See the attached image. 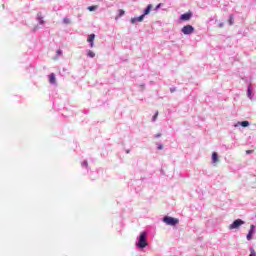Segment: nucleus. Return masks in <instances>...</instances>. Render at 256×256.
I'll list each match as a JSON object with an SVG mask.
<instances>
[{
  "label": "nucleus",
  "mask_w": 256,
  "mask_h": 256,
  "mask_svg": "<svg viewBox=\"0 0 256 256\" xmlns=\"http://www.w3.org/2000/svg\"><path fill=\"white\" fill-rule=\"evenodd\" d=\"M149 245V242H147V232L143 231L140 233L138 240L136 242V247L138 249H145Z\"/></svg>",
  "instance_id": "1"
},
{
  "label": "nucleus",
  "mask_w": 256,
  "mask_h": 256,
  "mask_svg": "<svg viewBox=\"0 0 256 256\" xmlns=\"http://www.w3.org/2000/svg\"><path fill=\"white\" fill-rule=\"evenodd\" d=\"M162 221L166 225H170V227H175V225H179V219L170 216H164Z\"/></svg>",
  "instance_id": "2"
},
{
  "label": "nucleus",
  "mask_w": 256,
  "mask_h": 256,
  "mask_svg": "<svg viewBox=\"0 0 256 256\" xmlns=\"http://www.w3.org/2000/svg\"><path fill=\"white\" fill-rule=\"evenodd\" d=\"M241 225H245V221H243L242 219H236L233 221L232 224L229 225V229L230 230L239 229V227H241Z\"/></svg>",
  "instance_id": "3"
},
{
  "label": "nucleus",
  "mask_w": 256,
  "mask_h": 256,
  "mask_svg": "<svg viewBox=\"0 0 256 256\" xmlns=\"http://www.w3.org/2000/svg\"><path fill=\"white\" fill-rule=\"evenodd\" d=\"M181 32L184 35H192V33H195V27H193L192 25H186L181 29Z\"/></svg>",
  "instance_id": "4"
},
{
  "label": "nucleus",
  "mask_w": 256,
  "mask_h": 256,
  "mask_svg": "<svg viewBox=\"0 0 256 256\" xmlns=\"http://www.w3.org/2000/svg\"><path fill=\"white\" fill-rule=\"evenodd\" d=\"M253 235H255V225L252 224L246 236L247 241H251V239H253Z\"/></svg>",
  "instance_id": "5"
},
{
  "label": "nucleus",
  "mask_w": 256,
  "mask_h": 256,
  "mask_svg": "<svg viewBox=\"0 0 256 256\" xmlns=\"http://www.w3.org/2000/svg\"><path fill=\"white\" fill-rule=\"evenodd\" d=\"M191 17H193V12H187V13L180 15V20L181 21H189L191 19Z\"/></svg>",
  "instance_id": "6"
},
{
  "label": "nucleus",
  "mask_w": 256,
  "mask_h": 256,
  "mask_svg": "<svg viewBox=\"0 0 256 256\" xmlns=\"http://www.w3.org/2000/svg\"><path fill=\"white\" fill-rule=\"evenodd\" d=\"M145 19V15H140L138 17L131 18L130 22L132 25H135V23H141Z\"/></svg>",
  "instance_id": "7"
},
{
  "label": "nucleus",
  "mask_w": 256,
  "mask_h": 256,
  "mask_svg": "<svg viewBox=\"0 0 256 256\" xmlns=\"http://www.w3.org/2000/svg\"><path fill=\"white\" fill-rule=\"evenodd\" d=\"M87 41L89 43V47L93 49V47H95V34H90L87 38Z\"/></svg>",
  "instance_id": "8"
},
{
  "label": "nucleus",
  "mask_w": 256,
  "mask_h": 256,
  "mask_svg": "<svg viewBox=\"0 0 256 256\" xmlns=\"http://www.w3.org/2000/svg\"><path fill=\"white\" fill-rule=\"evenodd\" d=\"M49 83L50 85H57V79L55 78V73H51L49 75Z\"/></svg>",
  "instance_id": "9"
},
{
  "label": "nucleus",
  "mask_w": 256,
  "mask_h": 256,
  "mask_svg": "<svg viewBox=\"0 0 256 256\" xmlns=\"http://www.w3.org/2000/svg\"><path fill=\"white\" fill-rule=\"evenodd\" d=\"M152 9H153V5L149 4V5L144 9L142 15H144V17H145L146 15H149V14L151 13V10H152Z\"/></svg>",
  "instance_id": "10"
},
{
  "label": "nucleus",
  "mask_w": 256,
  "mask_h": 256,
  "mask_svg": "<svg viewBox=\"0 0 256 256\" xmlns=\"http://www.w3.org/2000/svg\"><path fill=\"white\" fill-rule=\"evenodd\" d=\"M36 19H37V21H39L40 25H45V21L43 20V14L41 12L37 13Z\"/></svg>",
  "instance_id": "11"
},
{
  "label": "nucleus",
  "mask_w": 256,
  "mask_h": 256,
  "mask_svg": "<svg viewBox=\"0 0 256 256\" xmlns=\"http://www.w3.org/2000/svg\"><path fill=\"white\" fill-rule=\"evenodd\" d=\"M250 123L249 121H242V122H238L234 125V127H249Z\"/></svg>",
  "instance_id": "12"
},
{
  "label": "nucleus",
  "mask_w": 256,
  "mask_h": 256,
  "mask_svg": "<svg viewBox=\"0 0 256 256\" xmlns=\"http://www.w3.org/2000/svg\"><path fill=\"white\" fill-rule=\"evenodd\" d=\"M219 162V154L217 152L212 153V163H218Z\"/></svg>",
  "instance_id": "13"
},
{
  "label": "nucleus",
  "mask_w": 256,
  "mask_h": 256,
  "mask_svg": "<svg viewBox=\"0 0 256 256\" xmlns=\"http://www.w3.org/2000/svg\"><path fill=\"white\" fill-rule=\"evenodd\" d=\"M228 23L229 25H233L235 23V16L233 14L229 15Z\"/></svg>",
  "instance_id": "14"
},
{
  "label": "nucleus",
  "mask_w": 256,
  "mask_h": 256,
  "mask_svg": "<svg viewBox=\"0 0 256 256\" xmlns=\"http://www.w3.org/2000/svg\"><path fill=\"white\" fill-rule=\"evenodd\" d=\"M87 57H89L90 59H94L95 52H93L92 50H87Z\"/></svg>",
  "instance_id": "15"
},
{
  "label": "nucleus",
  "mask_w": 256,
  "mask_h": 256,
  "mask_svg": "<svg viewBox=\"0 0 256 256\" xmlns=\"http://www.w3.org/2000/svg\"><path fill=\"white\" fill-rule=\"evenodd\" d=\"M81 167L85 168V169H89V162H87V160H84L82 163H81Z\"/></svg>",
  "instance_id": "16"
},
{
  "label": "nucleus",
  "mask_w": 256,
  "mask_h": 256,
  "mask_svg": "<svg viewBox=\"0 0 256 256\" xmlns=\"http://www.w3.org/2000/svg\"><path fill=\"white\" fill-rule=\"evenodd\" d=\"M63 23H64V25H69V24H71V19H69L68 17H65V18H63Z\"/></svg>",
  "instance_id": "17"
},
{
  "label": "nucleus",
  "mask_w": 256,
  "mask_h": 256,
  "mask_svg": "<svg viewBox=\"0 0 256 256\" xmlns=\"http://www.w3.org/2000/svg\"><path fill=\"white\" fill-rule=\"evenodd\" d=\"M157 117H159V111H156V113L152 117V122L155 123L157 121Z\"/></svg>",
  "instance_id": "18"
},
{
  "label": "nucleus",
  "mask_w": 256,
  "mask_h": 256,
  "mask_svg": "<svg viewBox=\"0 0 256 256\" xmlns=\"http://www.w3.org/2000/svg\"><path fill=\"white\" fill-rule=\"evenodd\" d=\"M118 12H119L118 14L119 17H123V15H125V10L123 9H119Z\"/></svg>",
  "instance_id": "19"
},
{
  "label": "nucleus",
  "mask_w": 256,
  "mask_h": 256,
  "mask_svg": "<svg viewBox=\"0 0 256 256\" xmlns=\"http://www.w3.org/2000/svg\"><path fill=\"white\" fill-rule=\"evenodd\" d=\"M251 93H252V91H251V85H249V86H248V90H247V95H248L249 99H251Z\"/></svg>",
  "instance_id": "20"
},
{
  "label": "nucleus",
  "mask_w": 256,
  "mask_h": 256,
  "mask_svg": "<svg viewBox=\"0 0 256 256\" xmlns=\"http://www.w3.org/2000/svg\"><path fill=\"white\" fill-rule=\"evenodd\" d=\"M88 11H97V6H89Z\"/></svg>",
  "instance_id": "21"
},
{
  "label": "nucleus",
  "mask_w": 256,
  "mask_h": 256,
  "mask_svg": "<svg viewBox=\"0 0 256 256\" xmlns=\"http://www.w3.org/2000/svg\"><path fill=\"white\" fill-rule=\"evenodd\" d=\"M175 91H177V88H175V87L170 88V93H175Z\"/></svg>",
  "instance_id": "22"
},
{
  "label": "nucleus",
  "mask_w": 256,
  "mask_h": 256,
  "mask_svg": "<svg viewBox=\"0 0 256 256\" xmlns=\"http://www.w3.org/2000/svg\"><path fill=\"white\" fill-rule=\"evenodd\" d=\"M161 5H163V4H158L156 7H155V11H158V9H161Z\"/></svg>",
  "instance_id": "23"
},
{
  "label": "nucleus",
  "mask_w": 256,
  "mask_h": 256,
  "mask_svg": "<svg viewBox=\"0 0 256 256\" xmlns=\"http://www.w3.org/2000/svg\"><path fill=\"white\" fill-rule=\"evenodd\" d=\"M157 149H158L159 151H161V150L163 149V144H158Z\"/></svg>",
  "instance_id": "24"
},
{
  "label": "nucleus",
  "mask_w": 256,
  "mask_h": 256,
  "mask_svg": "<svg viewBox=\"0 0 256 256\" xmlns=\"http://www.w3.org/2000/svg\"><path fill=\"white\" fill-rule=\"evenodd\" d=\"M57 55H63V51L62 50H57Z\"/></svg>",
  "instance_id": "25"
},
{
  "label": "nucleus",
  "mask_w": 256,
  "mask_h": 256,
  "mask_svg": "<svg viewBox=\"0 0 256 256\" xmlns=\"http://www.w3.org/2000/svg\"><path fill=\"white\" fill-rule=\"evenodd\" d=\"M251 153H253V150H247L246 151V155H251Z\"/></svg>",
  "instance_id": "26"
},
{
  "label": "nucleus",
  "mask_w": 256,
  "mask_h": 256,
  "mask_svg": "<svg viewBox=\"0 0 256 256\" xmlns=\"http://www.w3.org/2000/svg\"><path fill=\"white\" fill-rule=\"evenodd\" d=\"M159 137H161V133H158V134L155 135L156 139H159Z\"/></svg>",
  "instance_id": "27"
},
{
  "label": "nucleus",
  "mask_w": 256,
  "mask_h": 256,
  "mask_svg": "<svg viewBox=\"0 0 256 256\" xmlns=\"http://www.w3.org/2000/svg\"><path fill=\"white\" fill-rule=\"evenodd\" d=\"M126 153H127V154L131 153V150H130V149H127V150H126Z\"/></svg>",
  "instance_id": "28"
},
{
  "label": "nucleus",
  "mask_w": 256,
  "mask_h": 256,
  "mask_svg": "<svg viewBox=\"0 0 256 256\" xmlns=\"http://www.w3.org/2000/svg\"><path fill=\"white\" fill-rule=\"evenodd\" d=\"M219 27H223V23H220V24H219Z\"/></svg>",
  "instance_id": "29"
}]
</instances>
